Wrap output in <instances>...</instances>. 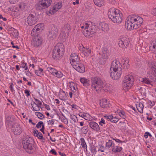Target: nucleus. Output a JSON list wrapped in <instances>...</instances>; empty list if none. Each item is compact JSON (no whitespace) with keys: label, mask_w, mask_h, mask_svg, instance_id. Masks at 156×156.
Segmentation results:
<instances>
[{"label":"nucleus","mask_w":156,"mask_h":156,"mask_svg":"<svg viewBox=\"0 0 156 156\" xmlns=\"http://www.w3.org/2000/svg\"><path fill=\"white\" fill-rule=\"evenodd\" d=\"M108 18L114 23H120L122 20V14L118 9L114 8L110 9L108 11Z\"/></svg>","instance_id":"f257e3e1"},{"label":"nucleus","mask_w":156,"mask_h":156,"mask_svg":"<svg viewBox=\"0 0 156 156\" xmlns=\"http://www.w3.org/2000/svg\"><path fill=\"white\" fill-rule=\"evenodd\" d=\"M22 144L24 149L27 152L31 153V151L34 148L33 139L31 137L26 136L24 137L22 141Z\"/></svg>","instance_id":"f03ea898"},{"label":"nucleus","mask_w":156,"mask_h":156,"mask_svg":"<svg viewBox=\"0 0 156 156\" xmlns=\"http://www.w3.org/2000/svg\"><path fill=\"white\" fill-rule=\"evenodd\" d=\"M65 48L62 43L57 44L53 50L52 57L54 59H57L64 54Z\"/></svg>","instance_id":"7ed1b4c3"},{"label":"nucleus","mask_w":156,"mask_h":156,"mask_svg":"<svg viewBox=\"0 0 156 156\" xmlns=\"http://www.w3.org/2000/svg\"><path fill=\"white\" fill-rule=\"evenodd\" d=\"M104 85L103 81L100 78L95 77L91 79V86L96 91L100 90Z\"/></svg>","instance_id":"20e7f679"},{"label":"nucleus","mask_w":156,"mask_h":156,"mask_svg":"<svg viewBox=\"0 0 156 156\" xmlns=\"http://www.w3.org/2000/svg\"><path fill=\"white\" fill-rule=\"evenodd\" d=\"M147 76L150 78L151 80L146 78H140L139 81L147 84H151L152 80H154V77H156V69H152L147 74Z\"/></svg>","instance_id":"39448f33"},{"label":"nucleus","mask_w":156,"mask_h":156,"mask_svg":"<svg viewBox=\"0 0 156 156\" xmlns=\"http://www.w3.org/2000/svg\"><path fill=\"white\" fill-rule=\"evenodd\" d=\"M52 0H39L35 5L37 10H42L48 8L51 5Z\"/></svg>","instance_id":"423d86ee"},{"label":"nucleus","mask_w":156,"mask_h":156,"mask_svg":"<svg viewBox=\"0 0 156 156\" xmlns=\"http://www.w3.org/2000/svg\"><path fill=\"white\" fill-rule=\"evenodd\" d=\"M134 79L131 75L125 76L123 79V86L124 90H128L131 88L133 84Z\"/></svg>","instance_id":"0eeeda50"},{"label":"nucleus","mask_w":156,"mask_h":156,"mask_svg":"<svg viewBox=\"0 0 156 156\" xmlns=\"http://www.w3.org/2000/svg\"><path fill=\"white\" fill-rule=\"evenodd\" d=\"M134 29H136L140 27L143 21L141 17L134 15H130Z\"/></svg>","instance_id":"6e6552de"},{"label":"nucleus","mask_w":156,"mask_h":156,"mask_svg":"<svg viewBox=\"0 0 156 156\" xmlns=\"http://www.w3.org/2000/svg\"><path fill=\"white\" fill-rule=\"evenodd\" d=\"M130 42V40L128 36H123L120 39L118 44L120 48H125L129 45Z\"/></svg>","instance_id":"1a4fd4ad"},{"label":"nucleus","mask_w":156,"mask_h":156,"mask_svg":"<svg viewBox=\"0 0 156 156\" xmlns=\"http://www.w3.org/2000/svg\"><path fill=\"white\" fill-rule=\"evenodd\" d=\"M110 74L111 77L114 80L119 79L122 73V69H110Z\"/></svg>","instance_id":"9d476101"},{"label":"nucleus","mask_w":156,"mask_h":156,"mask_svg":"<svg viewBox=\"0 0 156 156\" xmlns=\"http://www.w3.org/2000/svg\"><path fill=\"white\" fill-rule=\"evenodd\" d=\"M31 36L33 37L31 41L32 45L36 47L41 46L43 41V39L40 35Z\"/></svg>","instance_id":"9b49d317"},{"label":"nucleus","mask_w":156,"mask_h":156,"mask_svg":"<svg viewBox=\"0 0 156 156\" xmlns=\"http://www.w3.org/2000/svg\"><path fill=\"white\" fill-rule=\"evenodd\" d=\"M110 55V52L108 48H102L101 56V60L102 62L105 63L108 60Z\"/></svg>","instance_id":"f8f14e48"},{"label":"nucleus","mask_w":156,"mask_h":156,"mask_svg":"<svg viewBox=\"0 0 156 156\" xmlns=\"http://www.w3.org/2000/svg\"><path fill=\"white\" fill-rule=\"evenodd\" d=\"M44 29V23H40L36 25L32 30L31 35H39L38 33L43 30Z\"/></svg>","instance_id":"ddd939ff"},{"label":"nucleus","mask_w":156,"mask_h":156,"mask_svg":"<svg viewBox=\"0 0 156 156\" xmlns=\"http://www.w3.org/2000/svg\"><path fill=\"white\" fill-rule=\"evenodd\" d=\"M70 60L71 66L73 68H75L76 65H77V63L79 62V58L76 53H73L71 55Z\"/></svg>","instance_id":"4468645a"},{"label":"nucleus","mask_w":156,"mask_h":156,"mask_svg":"<svg viewBox=\"0 0 156 156\" xmlns=\"http://www.w3.org/2000/svg\"><path fill=\"white\" fill-rule=\"evenodd\" d=\"M95 32V27L94 26H89L88 28L83 31L84 35L86 37L90 38L91 37L92 35Z\"/></svg>","instance_id":"2eb2a0df"},{"label":"nucleus","mask_w":156,"mask_h":156,"mask_svg":"<svg viewBox=\"0 0 156 156\" xmlns=\"http://www.w3.org/2000/svg\"><path fill=\"white\" fill-rule=\"evenodd\" d=\"M11 130L16 135H19L23 131L22 127L19 124H16L11 127Z\"/></svg>","instance_id":"dca6fc26"},{"label":"nucleus","mask_w":156,"mask_h":156,"mask_svg":"<svg viewBox=\"0 0 156 156\" xmlns=\"http://www.w3.org/2000/svg\"><path fill=\"white\" fill-rule=\"evenodd\" d=\"M38 21L37 17L32 14H30L27 17V22L30 26L36 23Z\"/></svg>","instance_id":"f3484780"},{"label":"nucleus","mask_w":156,"mask_h":156,"mask_svg":"<svg viewBox=\"0 0 156 156\" xmlns=\"http://www.w3.org/2000/svg\"><path fill=\"white\" fill-rule=\"evenodd\" d=\"M49 32L48 36L49 38L52 39L55 38L56 37L58 34L57 28L55 26H53L49 31Z\"/></svg>","instance_id":"a211bd4d"},{"label":"nucleus","mask_w":156,"mask_h":156,"mask_svg":"<svg viewBox=\"0 0 156 156\" xmlns=\"http://www.w3.org/2000/svg\"><path fill=\"white\" fill-rule=\"evenodd\" d=\"M132 21L130 16H129L127 18L125 23V28L128 30H131L134 29Z\"/></svg>","instance_id":"6ab92c4d"},{"label":"nucleus","mask_w":156,"mask_h":156,"mask_svg":"<svg viewBox=\"0 0 156 156\" xmlns=\"http://www.w3.org/2000/svg\"><path fill=\"white\" fill-rule=\"evenodd\" d=\"M70 29V26L68 24L64 25L62 29L61 34H62L64 37L68 36L69 32Z\"/></svg>","instance_id":"aec40b11"},{"label":"nucleus","mask_w":156,"mask_h":156,"mask_svg":"<svg viewBox=\"0 0 156 156\" xmlns=\"http://www.w3.org/2000/svg\"><path fill=\"white\" fill-rule=\"evenodd\" d=\"M6 124L9 126L12 127L16 123L15 122L13 117L11 116H8L6 118Z\"/></svg>","instance_id":"412c9836"},{"label":"nucleus","mask_w":156,"mask_h":156,"mask_svg":"<svg viewBox=\"0 0 156 156\" xmlns=\"http://www.w3.org/2000/svg\"><path fill=\"white\" fill-rule=\"evenodd\" d=\"M90 127L92 129L96 132H99L100 128L98 125L95 122L90 121L89 122Z\"/></svg>","instance_id":"4be33fe9"},{"label":"nucleus","mask_w":156,"mask_h":156,"mask_svg":"<svg viewBox=\"0 0 156 156\" xmlns=\"http://www.w3.org/2000/svg\"><path fill=\"white\" fill-rule=\"evenodd\" d=\"M91 53V50L89 48H85L83 47L80 55L83 57H87L89 56Z\"/></svg>","instance_id":"5701e85b"},{"label":"nucleus","mask_w":156,"mask_h":156,"mask_svg":"<svg viewBox=\"0 0 156 156\" xmlns=\"http://www.w3.org/2000/svg\"><path fill=\"white\" fill-rule=\"evenodd\" d=\"M62 7V4L58 3L56 4L50 10V13L51 14H54L59 10Z\"/></svg>","instance_id":"b1692460"},{"label":"nucleus","mask_w":156,"mask_h":156,"mask_svg":"<svg viewBox=\"0 0 156 156\" xmlns=\"http://www.w3.org/2000/svg\"><path fill=\"white\" fill-rule=\"evenodd\" d=\"M110 68H121L120 63L117 59L112 62Z\"/></svg>","instance_id":"393cba45"},{"label":"nucleus","mask_w":156,"mask_h":156,"mask_svg":"<svg viewBox=\"0 0 156 156\" xmlns=\"http://www.w3.org/2000/svg\"><path fill=\"white\" fill-rule=\"evenodd\" d=\"M50 73L54 76H55L58 77H61L62 76V74L60 71H57L55 69H49L48 70Z\"/></svg>","instance_id":"a878e982"},{"label":"nucleus","mask_w":156,"mask_h":156,"mask_svg":"<svg viewBox=\"0 0 156 156\" xmlns=\"http://www.w3.org/2000/svg\"><path fill=\"white\" fill-rule=\"evenodd\" d=\"M100 105L101 107L104 108H107L110 107V106L108 102H107V100L105 99H102L101 100Z\"/></svg>","instance_id":"bb28decb"},{"label":"nucleus","mask_w":156,"mask_h":156,"mask_svg":"<svg viewBox=\"0 0 156 156\" xmlns=\"http://www.w3.org/2000/svg\"><path fill=\"white\" fill-rule=\"evenodd\" d=\"M99 28L105 32L108 31L109 30L108 25L104 23H100Z\"/></svg>","instance_id":"cd10ccee"},{"label":"nucleus","mask_w":156,"mask_h":156,"mask_svg":"<svg viewBox=\"0 0 156 156\" xmlns=\"http://www.w3.org/2000/svg\"><path fill=\"white\" fill-rule=\"evenodd\" d=\"M150 48L155 53H156V40L151 41L150 42Z\"/></svg>","instance_id":"c85d7f7f"},{"label":"nucleus","mask_w":156,"mask_h":156,"mask_svg":"<svg viewBox=\"0 0 156 156\" xmlns=\"http://www.w3.org/2000/svg\"><path fill=\"white\" fill-rule=\"evenodd\" d=\"M105 118L107 119L110 121L112 122H116L119 121L118 119L115 117H114L112 115L105 116Z\"/></svg>","instance_id":"c756f323"},{"label":"nucleus","mask_w":156,"mask_h":156,"mask_svg":"<svg viewBox=\"0 0 156 156\" xmlns=\"http://www.w3.org/2000/svg\"><path fill=\"white\" fill-rule=\"evenodd\" d=\"M136 105L138 112L141 113H143L144 107L143 104L139 102Z\"/></svg>","instance_id":"7c9ffc66"},{"label":"nucleus","mask_w":156,"mask_h":156,"mask_svg":"<svg viewBox=\"0 0 156 156\" xmlns=\"http://www.w3.org/2000/svg\"><path fill=\"white\" fill-rule=\"evenodd\" d=\"M59 98L62 101H65L67 99V97L64 91L61 92L59 94Z\"/></svg>","instance_id":"2f4dec72"},{"label":"nucleus","mask_w":156,"mask_h":156,"mask_svg":"<svg viewBox=\"0 0 156 156\" xmlns=\"http://www.w3.org/2000/svg\"><path fill=\"white\" fill-rule=\"evenodd\" d=\"M81 82L83 84L84 86L87 87L89 85L88 80L85 78H82L80 79Z\"/></svg>","instance_id":"473e14b6"},{"label":"nucleus","mask_w":156,"mask_h":156,"mask_svg":"<svg viewBox=\"0 0 156 156\" xmlns=\"http://www.w3.org/2000/svg\"><path fill=\"white\" fill-rule=\"evenodd\" d=\"M95 4L99 6H101L104 5V2L103 0H94Z\"/></svg>","instance_id":"72a5a7b5"},{"label":"nucleus","mask_w":156,"mask_h":156,"mask_svg":"<svg viewBox=\"0 0 156 156\" xmlns=\"http://www.w3.org/2000/svg\"><path fill=\"white\" fill-rule=\"evenodd\" d=\"M80 142L83 148H86V151H87V145L85 140L83 138H82L80 140Z\"/></svg>","instance_id":"f704fd0d"},{"label":"nucleus","mask_w":156,"mask_h":156,"mask_svg":"<svg viewBox=\"0 0 156 156\" xmlns=\"http://www.w3.org/2000/svg\"><path fill=\"white\" fill-rule=\"evenodd\" d=\"M115 144L113 143V141L112 140H109L106 143V147L108 148H110L111 147H114Z\"/></svg>","instance_id":"c9c22d12"},{"label":"nucleus","mask_w":156,"mask_h":156,"mask_svg":"<svg viewBox=\"0 0 156 156\" xmlns=\"http://www.w3.org/2000/svg\"><path fill=\"white\" fill-rule=\"evenodd\" d=\"M122 149V148L121 147H119L118 146H115V145H114V147H113L112 148V151L113 152L115 153L118 152L120 151Z\"/></svg>","instance_id":"e433bc0d"},{"label":"nucleus","mask_w":156,"mask_h":156,"mask_svg":"<svg viewBox=\"0 0 156 156\" xmlns=\"http://www.w3.org/2000/svg\"><path fill=\"white\" fill-rule=\"evenodd\" d=\"M81 131L83 133L86 134L88 131V126L85 125L84 126L81 128Z\"/></svg>","instance_id":"4c0bfd02"},{"label":"nucleus","mask_w":156,"mask_h":156,"mask_svg":"<svg viewBox=\"0 0 156 156\" xmlns=\"http://www.w3.org/2000/svg\"><path fill=\"white\" fill-rule=\"evenodd\" d=\"M31 105L33 108V110L34 111H38L40 110L39 106L38 105L34 102L31 104Z\"/></svg>","instance_id":"58836bf2"},{"label":"nucleus","mask_w":156,"mask_h":156,"mask_svg":"<svg viewBox=\"0 0 156 156\" xmlns=\"http://www.w3.org/2000/svg\"><path fill=\"white\" fill-rule=\"evenodd\" d=\"M35 74L38 76H41L43 75V69H38L35 71Z\"/></svg>","instance_id":"ea45409f"},{"label":"nucleus","mask_w":156,"mask_h":156,"mask_svg":"<svg viewBox=\"0 0 156 156\" xmlns=\"http://www.w3.org/2000/svg\"><path fill=\"white\" fill-rule=\"evenodd\" d=\"M148 65L150 68H156V63L155 62H153L151 61H149Z\"/></svg>","instance_id":"a19ab883"},{"label":"nucleus","mask_w":156,"mask_h":156,"mask_svg":"<svg viewBox=\"0 0 156 156\" xmlns=\"http://www.w3.org/2000/svg\"><path fill=\"white\" fill-rule=\"evenodd\" d=\"M18 6L19 7L18 10H19V12L24 10L26 7V5L24 3H20L18 5Z\"/></svg>","instance_id":"79ce46f5"},{"label":"nucleus","mask_w":156,"mask_h":156,"mask_svg":"<svg viewBox=\"0 0 156 156\" xmlns=\"http://www.w3.org/2000/svg\"><path fill=\"white\" fill-rule=\"evenodd\" d=\"M117 112L122 118L124 119L126 117L125 113L124 111L119 110H117Z\"/></svg>","instance_id":"37998d69"},{"label":"nucleus","mask_w":156,"mask_h":156,"mask_svg":"<svg viewBox=\"0 0 156 156\" xmlns=\"http://www.w3.org/2000/svg\"><path fill=\"white\" fill-rule=\"evenodd\" d=\"M69 86L72 90L73 91V92H75L76 91V89H77V88L76 87V86L74 83H70Z\"/></svg>","instance_id":"c03bdc74"},{"label":"nucleus","mask_w":156,"mask_h":156,"mask_svg":"<svg viewBox=\"0 0 156 156\" xmlns=\"http://www.w3.org/2000/svg\"><path fill=\"white\" fill-rule=\"evenodd\" d=\"M129 61L126 60L125 61V63H123L122 65H121V67H122L123 68H127L129 67V65L128 64Z\"/></svg>","instance_id":"a18cd8bd"},{"label":"nucleus","mask_w":156,"mask_h":156,"mask_svg":"<svg viewBox=\"0 0 156 156\" xmlns=\"http://www.w3.org/2000/svg\"><path fill=\"white\" fill-rule=\"evenodd\" d=\"M70 118L71 120L74 123L78 121L77 117L74 115H70Z\"/></svg>","instance_id":"49530a36"},{"label":"nucleus","mask_w":156,"mask_h":156,"mask_svg":"<svg viewBox=\"0 0 156 156\" xmlns=\"http://www.w3.org/2000/svg\"><path fill=\"white\" fill-rule=\"evenodd\" d=\"M75 68H85L84 65L83 63H77V65H76Z\"/></svg>","instance_id":"de8ad7c7"},{"label":"nucleus","mask_w":156,"mask_h":156,"mask_svg":"<svg viewBox=\"0 0 156 156\" xmlns=\"http://www.w3.org/2000/svg\"><path fill=\"white\" fill-rule=\"evenodd\" d=\"M12 9V11L14 12H16L17 13H18L19 14H20L19 12V10H18L19 7L18 5H16V6H14Z\"/></svg>","instance_id":"09e8293b"},{"label":"nucleus","mask_w":156,"mask_h":156,"mask_svg":"<svg viewBox=\"0 0 156 156\" xmlns=\"http://www.w3.org/2000/svg\"><path fill=\"white\" fill-rule=\"evenodd\" d=\"M90 24H89L88 23H85L83 24V25L81 27V28L82 29L84 28V29L83 31H84L85 30H86V29L88 28Z\"/></svg>","instance_id":"8fccbe9b"},{"label":"nucleus","mask_w":156,"mask_h":156,"mask_svg":"<svg viewBox=\"0 0 156 156\" xmlns=\"http://www.w3.org/2000/svg\"><path fill=\"white\" fill-rule=\"evenodd\" d=\"M54 120L53 119H51L47 121L48 124L51 126L52 125L54 124Z\"/></svg>","instance_id":"3c124183"},{"label":"nucleus","mask_w":156,"mask_h":156,"mask_svg":"<svg viewBox=\"0 0 156 156\" xmlns=\"http://www.w3.org/2000/svg\"><path fill=\"white\" fill-rule=\"evenodd\" d=\"M35 114L39 119H41V118L43 116V115L40 112H36Z\"/></svg>","instance_id":"603ef678"},{"label":"nucleus","mask_w":156,"mask_h":156,"mask_svg":"<svg viewBox=\"0 0 156 156\" xmlns=\"http://www.w3.org/2000/svg\"><path fill=\"white\" fill-rule=\"evenodd\" d=\"M106 123L105 120L103 119H101V120L100 121L99 124L100 125L102 126L103 124H105Z\"/></svg>","instance_id":"864d4df0"},{"label":"nucleus","mask_w":156,"mask_h":156,"mask_svg":"<svg viewBox=\"0 0 156 156\" xmlns=\"http://www.w3.org/2000/svg\"><path fill=\"white\" fill-rule=\"evenodd\" d=\"M43 124V122L42 121H40L38 122L36 125V127L37 128H39L41 127V126Z\"/></svg>","instance_id":"5fc2aeb1"},{"label":"nucleus","mask_w":156,"mask_h":156,"mask_svg":"<svg viewBox=\"0 0 156 156\" xmlns=\"http://www.w3.org/2000/svg\"><path fill=\"white\" fill-rule=\"evenodd\" d=\"M20 67L23 68H27V64L24 62H22L20 66Z\"/></svg>","instance_id":"6e6d98bb"},{"label":"nucleus","mask_w":156,"mask_h":156,"mask_svg":"<svg viewBox=\"0 0 156 156\" xmlns=\"http://www.w3.org/2000/svg\"><path fill=\"white\" fill-rule=\"evenodd\" d=\"M77 71L80 73H83L85 72V69H75Z\"/></svg>","instance_id":"4d7b16f0"},{"label":"nucleus","mask_w":156,"mask_h":156,"mask_svg":"<svg viewBox=\"0 0 156 156\" xmlns=\"http://www.w3.org/2000/svg\"><path fill=\"white\" fill-rule=\"evenodd\" d=\"M38 135L37 136V137L41 139H43V137L42 136V134L40 132H39L38 133H37Z\"/></svg>","instance_id":"13d9d810"},{"label":"nucleus","mask_w":156,"mask_h":156,"mask_svg":"<svg viewBox=\"0 0 156 156\" xmlns=\"http://www.w3.org/2000/svg\"><path fill=\"white\" fill-rule=\"evenodd\" d=\"M19 0H9V2L12 4H14L17 3Z\"/></svg>","instance_id":"bf43d9fd"},{"label":"nucleus","mask_w":156,"mask_h":156,"mask_svg":"<svg viewBox=\"0 0 156 156\" xmlns=\"http://www.w3.org/2000/svg\"><path fill=\"white\" fill-rule=\"evenodd\" d=\"M104 147L103 145H101L100 147V149L98 150V151H100L101 152H104Z\"/></svg>","instance_id":"052dcab7"},{"label":"nucleus","mask_w":156,"mask_h":156,"mask_svg":"<svg viewBox=\"0 0 156 156\" xmlns=\"http://www.w3.org/2000/svg\"><path fill=\"white\" fill-rule=\"evenodd\" d=\"M50 152H51L52 154H53L56 155H57V153L54 149H52L50 151Z\"/></svg>","instance_id":"680f3d73"},{"label":"nucleus","mask_w":156,"mask_h":156,"mask_svg":"<svg viewBox=\"0 0 156 156\" xmlns=\"http://www.w3.org/2000/svg\"><path fill=\"white\" fill-rule=\"evenodd\" d=\"M35 101H36V102L39 105H41L42 104V103L41 102V101H40L39 100H38L37 99H34Z\"/></svg>","instance_id":"e2e57ef3"},{"label":"nucleus","mask_w":156,"mask_h":156,"mask_svg":"<svg viewBox=\"0 0 156 156\" xmlns=\"http://www.w3.org/2000/svg\"><path fill=\"white\" fill-rule=\"evenodd\" d=\"M149 105L151 106H153L155 105V102L154 101H150L149 102Z\"/></svg>","instance_id":"0e129e2a"},{"label":"nucleus","mask_w":156,"mask_h":156,"mask_svg":"<svg viewBox=\"0 0 156 156\" xmlns=\"http://www.w3.org/2000/svg\"><path fill=\"white\" fill-rule=\"evenodd\" d=\"M25 93L27 94L26 96L27 97L29 96L30 95V91L27 90H25Z\"/></svg>","instance_id":"69168bd1"},{"label":"nucleus","mask_w":156,"mask_h":156,"mask_svg":"<svg viewBox=\"0 0 156 156\" xmlns=\"http://www.w3.org/2000/svg\"><path fill=\"white\" fill-rule=\"evenodd\" d=\"M90 150L91 152H93V153H94L95 152L96 150L95 147L93 146V147H91Z\"/></svg>","instance_id":"338daca9"},{"label":"nucleus","mask_w":156,"mask_h":156,"mask_svg":"<svg viewBox=\"0 0 156 156\" xmlns=\"http://www.w3.org/2000/svg\"><path fill=\"white\" fill-rule=\"evenodd\" d=\"M79 123L80 126H84L85 125L84 124L83 122H78Z\"/></svg>","instance_id":"774afa93"}]
</instances>
